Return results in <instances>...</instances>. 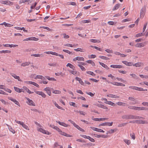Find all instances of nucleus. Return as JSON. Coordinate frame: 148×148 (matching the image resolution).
Wrapping results in <instances>:
<instances>
[{
  "instance_id": "nucleus-31",
  "label": "nucleus",
  "mask_w": 148,
  "mask_h": 148,
  "mask_svg": "<svg viewBox=\"0 0 148 148\" xmlns=\"http://www.w3.org/2000/svg\"><path fill=\"white\" fill-rule=\"evenodd\" d=\"M116 104L119 106H124L126 104V103H123L121 102H118L116 103Z\"/></svg>"
},
{
  "instance_id": "nucleus-45",
  "label": "nucleus",
  "mask_w": 148,
  "mask_h": 148,
  "mask_svg": "<svg viewBox=\"0 0 148 148\" xmlns=\"http://www.w3.org/2000/svg\"><path fill=\"white\" fill-rule=\"evenodd\" d=\"M78 66L81 69L82 71L86 70V69H85V68L83 66H82V65H81L80 64H78Z\"/></svg>"
},
{
  "instance_id": "nucleus-49",
  "label": "nucleus",
  "mask_w": 148,
  "mask_h": 148,
  "mask_svg": "<svg viewBox=\"0 0 148 148\" xmlns=\"http://www.w3.org/2000/svg\"><path fill=\"white\" fill-rule=\"evenodd\" d=\"M69 104L70 106H73L76 107H77V106L76 105V104L75 103L71 102L69 103Z\"/></svg>"
},
{
  "instance_id": "nucleus-12",
  "label": "nucleus",
  "mask_w": 148,
  "mask_h": 148,
  "mask_svg": "<svg viewBox=\"0 0 148 148\" xmlns=\"http://www.w3.org/2000/svg\"><path fill=\"white\" fill-rule=\"evenodd\" d=\"M75 79L76 80L78 81L79 82V83L81 85H83V86L85 85V84H84V82H83V81H82V80L81 79V78H80L78 77H75Z\"/></svg>"
},
{
  "instance_id": "nucleus-59",
  "label": "nucleus",
  "mask_w": 148,
  "mask_h": 148,
  "mask_svg": "<svg viewBox=\"0 0 148 148\" xmlns=\"http://www.w3.org/2000/svg\"><path fill=\"white\" fill-rule=\"evenodd\" d=\"M77 99H79L82 100H86V99L84 97H82V96H81L80 97H77Z\"/></svg>"
},
{
  "instance_id": "nucleus-36",
  "label": "nucleus",
  "mask_w": 148,
  "mask_h": 148,
  "mask_svg": "<svg viewBox=\"0 0 148 148\" xmlns=\"http://www.w3.org/2000/svg\"><path fill=\"white\" fill-rule=\"evenodd\" d=\"M116 131V130L115 129H111L109 131H108L107 133V134H112L114 132V131Z\"/></svg>"
},
{
  "instance_id": "nucleus-50",
  "label": "nucleus",
  "mask_w": 148,
  "mask_h": 148,
  "mask_svg": "<svg viewBox=\"0 0 148 148\" xmlns=\"http://www.w3.org/2000/svg\"><path fill=\"white\" fill-rule=\"evenodd\" d=\"M65 46H67V47H75V45H73L71 44H66L65 45H64Z\"/></svg>"
},
{
  "instance_id": "nucleus-54",
  "label": "nucleus",
  "mask_w": 148,
  "mask_h": 148,
  "mask_svg": "<svg viewBox=\"0 0 148 148\" xmlns=\"http://www.w3.org/2000/svg\"><path fill=\"white\" fill-rule=\"evenodd\" d=\"M25 88H27V87L25 86H24L23 87V88L21 89V92H24L26 91V89H25Z\"/></svg>"
},
{
  "instance_id": "nucleus-13",
  "label": "nucleus",
  "mask_w": 148,
  "mask_h": 148,
  "mask_svg": "<svg viewBox=\"0 0 148 148\" xmlns=\"http://www.w3.org/2000/svg\"><path fill=\"white\" fill-rule=\"evenodd\" d=\"M111 67L114 68H121L123 66L122 65H111L110 66Z\"/></svg>"
},
{
  "instance_id": "nucleus-58",
  "label": "nucleus",
  "mask_w": 148,
  "mask_h": 148,
  "mask_svg": "<svg viewBox=\"0 0 148 148\" xmlns=\"http://www.w3.org/2000/svg\"><path fill=\"white\" fill-rule=\"evenodd\" d=\"M69 72L74 75H76L77 73L76 71H70Z\"/></svg>"
},
{
  "instance_id": "nucleus-34",
  "label": "nucleus",
  "mask_w": 148,
  "mask_h": 148,
  "mask_svg": "<svg viewBox=\"0 0 148 148\" xmlns=\"http://www.w3.org/2000/svg\"><path fill=\"white\" fill-rule=\"evenodd\" d=\"M14 88L16 91L19 93L21 92V89L15 86H14Z\"/></svg>"
},
{
  "instance_id": "nucleus-33",
  "label": "nucleus",
  "mask_w": 148,
  "mask_h": 148,
  "mask_svg": "<svg viewBox=\"0 0 148 148\" xmlns=\"http://www.w3.org/2000/svg\"><path fill=\"white\" fill-rule=\"evenodd\" d=\"M54 104L58 108L62 110H64V109L62 107L60 106H58V104H57L56 102H55Z\"/></svg>"
},
{
  "instance_id": "nucleus-25",
  "label": "nucleus",
  "mask_w": 148,
  "mask_h": 148,
  "mask_svg": "<svg viewBox=\"0 0 148 148\" xmlns=\"http://www.w3.org/2000/svg\"><path fill=\"white\" fill-rule=\"evenodd\" d=\"M34 78L36 79H39L43 80L45 79V78L44 77L41 75H37L36 77H35Z\"/></svg>"
},
{
  "instance_id": "nucleus-47",
  "label": "nucleus",
  "mask_w": 148,
  "mask_h": 148,
  "mask_svg": "<svg viewBox=\"0 0 148 148\" xmlns=\"http://www.w3.org/2000/svg\"><path fill=\"white\" fill-rule=\"evenodd\" d=\"M148 122L147 121L140 120V124H147Z\"/></svg>"
},
{
  "instance_id": "nucleus-23",
  "label": "nucleus",
  "mask_w": 148,
  "mask_h": 148,
  "mask_svg": "<svg viewBox=\"0 0 148 148\" xmlns=\"http://www.w3.org/2000/svg\"><path fill=\"white\" fill-rule=\"evenodd\" d=\"M139 118L138 116L130 114V119H138Z\"/></svg>"
},
{
  "instance_id": "nucleus-46",
  "label": "nucleus",
  "mask_w": 148,
  "mask_h": 148,
  "mask_svg": "<svg viewBox=\"0 0 148 148\" xmlns=\"http://www.w3.org/2000/svg\"><path fill=\"white\" fill-rule=\"evenodd\" d=\"M86 73L87 74H90L92 76H95V74L93 72L91 71H87Z\"/></svg>"
},
{
  "instance_id": "nucleus-43",
  "label": "nucleus",
  "mask_w": 148,
  "mask_h": 148,
  "mask_svg": "<svg viewBox=\"0 0 148 148\" xmlns=\"http://www.w3.org/2000/svg\"><path fill=\"white\" fill-rule=\"evenodd\" d=\"M99 57L101 59H102L103 60H109L110 59V58H108V57L104 56H99Z\"/></svg>"
},
{
  "instance_id": "nucleus-28",
  "label": "nucleus",
  "mask_w": 148,
  "mask_h": 148,
  "mask_svg": "<svg viewBox=\"0 0 148 148\" xmlns=\"http://www.w3.org/2000/svg\"><path fill=\"white\" fill-rule=\"evenodd\" d=\"M45 77L48 80L50 81H56V79L53 77H50L49 76H46Z\"/></svg>"
},
{
  "instance_id": "nucleus-51",
  "label": "nucleus",
  "mask_w": 148,
  "mask_h": 148,
  "mask_svg": "<svg viewBox=\"0 0 148 148\" xmlns=\"http://www.w3.org/2000/svg\"><path fill=\"white\" fill-rule=\"evenodd\" d=\"M86 93L89 95H90L91 97H92L94 96L95 93L94 94H93L92 92H86Z\"/></svg>"
},
{
  "instance_id": "nucleus-39",
  "label": "nucleus",
  "mask_w": 148,
  "mask_h": 148,
  "mask_svg": "<svg viewBox=\"0 0 148 148\" xmlns=\"http://www.w3.org/2000/svg\"><path fill=\"white\" fill-rule=\"evenodd\" d=\"M86 62L88 63L91 64L92 66L95 65V63L91 60H87Z\"/></svg>"
},
{
  "instance_id": "nucleus-57",
  "label": "nucleus",
  "mask_w": 148,
  "mask_h": 148,
  "mask_svg": "<svg viewBox=\"0 0 148 148\" xmlns=\"http://www.w3.org/2000/svg\"><path fill=\"white\" fill-rule=\"evenodd\" d=\"M105 51L108 53H113V51L112 50L109 49H107L105 50Z\"/></svg>"
},
{
  "instance_id": "nucleus-14",
  "label": "nucleus",
  "mask_w": 148,
  "mask_h": 148,
  "mask_svg": "<svg viewBox=\"0 0 148 148\" xmlns=\"http://www.w3.org/2000/svg\"><path fill=\"white\" fill-rule=\"evenodd\" d=\"M9 99L12 101H13L17 105L19 106H20V105L19 102L17 101L15 99L13 98H10Z\"/></svg>"
},
{
  "instance_id": "nucleus-2",
  "label": "nucleus",
  "mask_w": 148,
  "mask_h": 148,
  "mask_svg": "<svg viewBox=\"0 0 148 148\" xmlns=\"http://www.w3.org/2000/svg\"><path fill=\"white\" fill-rule=\"evenodd\" d=\"M44 90L46 91L47 92V94L51 96V91L53 90V88H50L49 87H46L44 89Z\"/></svg>"
},
{
  "instance_id": "nucleus-17",
  "label": "nucleus",
  "mask_w": 148,
  "mask_h": 148,
  "mask_svg": "<svg viewBox=\"0 0 148 148\" xmlns=\"http://www.w3.org/2000/svg\"><path fill=\"white\" fill-rule=\"evenodd\" d=\"M27 2H28V4H29V3H31V0H20L19 1V3L21 4L22 3H25Z\"/></svg>"
},
{
  "instance_id": "nucleus-44",
  "label": "nucleus",
  "mask_w": 148,
  "mask_h": 148,
  "mask_svg": "<svg viewBox=\"0 0 148 148\" xmlns=\"http://www.w3.org/2000/svg\"><path fill=\"white\" fill-rule=\"evenodd\" d=\"M124 141L127 145H130L131 143L130 141V140L127 139L124 140Z\"/></svg>"
},
{
  "instance_id": "nucleus-11",
  "label": "nucleus",
  "mask_w": 148,
  "mask_h": 148,
  "mask_svg": "<svg viewBox=\"0 0 148 148\" xmlns=\"http://www.w3.org/2000/svg\"><path fill=\"white\" fill-rule=\"evenodd\" d=\"M145 45V42H142L136 44L135 45V47H144Z\"/></svg>"
},
{
  "instance_id": "nucleus-38",
  "label": "nucleus",
  "mask_w": 148,
  "mask_h": 148,
  "mask_svg": "<svg viewBox=\"0 0 148 148\" xmlns=\"http://www.w3.org/2000/svg\"><path fill=\"white\" fill-rule=\"evenodd\" d=\"M11 51L10 50H2L0 52V53H10Z\"/></svg>"
},
{
  "instance_id": "nucleus-52",
  "label": "nucleus",
  "mask_w": 148,
  "mask_h": 148,
  "mask_svg": "<svg viewBox=\"0 0 148 148\" xmlns=\"http://www.w3.org/2000/svg\"><path fill=\"white\" fill-rule=\"evenodd\" d=\"M88 137V139L90 141L93 142H95V140L92 138H91L90 136H89Z\"/></svg>"
},
{
  "instance_id": "nucleus-20",
  "label": "nucleus",
  "mask_w": 148,
  "mask_h": 148,
  "mask_svg": "<svg viewBox=\"0 0 148 148\" xmlns=\"http://www.w3.org/2000/svg\"><path fill=\"white\" fill-rule=\"evenodd\" d=\"M32 56H34L35 57H42L44 56L42 54H32L31 55Z\"/></svg>"
},
{
  "instance_id": "nucleus-42",
  "label": "nucleus",
  "mask_w": 148,
  "mask_h": 148,
  "mask_svg": "<svg viewBox=\"0 0 148 148\" xmlns=\"http://www.w3.org/2000/svg\"><path fill=\"white\" fill-rule=\"evenodd\" d=\"M141 63L140 62H137L134 64L133 65V66H135L136 67H139L140 66Z\"/></svg>"
},
{
  "instance_id": "nucleus-3",
  "label": "nucleus",
  "mask_w": 148,
  "mask_h": 148,
  "mask_svg": "<svg viewBox=\"0 0 148 148\" xmlns=\"http://www.w3.org/2000/svg\"><path fill=\"white\" fill-rule=\"evenodd\" d=\"M113 124V122H112L111 123L109 122H105L101 124H100L99 125V127H100L101 126H105L108 125L109 126H111Z\"/></svg>"
},
{
  "instance_id": "nucleus-35",
  "label": "nucleus",
  "mask_w": 148,
  "mask_h": 148,
  "mask_svg": "<svg viewBox=\"0 0 148 148\" xmlns=\"http://www.w3.org/2000/svg\"><path fill=\"white\" fill-rule=\"evenodd\" d=\"M136 90L139 91H146L147 90V89H144L143 88H138L137 87Z\"/></svg>"
},
{
  "instance_id": "nucleus-7",
  "label": "nucleus",
  "mask_w": 148,
  "mask_h": 148,
  "mask_svg": "<svg viewBox=\"0 0 148 148\" xmlns=\"http://www.w3.org/2000/svg\"><path fill=\"white\" fill-rule=\"evenodd\" d=\"M10 74L15 79H17L18 81L20 82L22 81V80L20 79V77L19 76H16V75L15 74L13 73H10Z\"/></svg>"
},
{
  "instance_id": "nucleus-4",
  "label": "nucleus",
  "mask_w": 148,
  "mask_h": 148,
  "mask_svg": "<svg viewBox=\"0 0 148 148\" xmlns=\"http://www.w3.org/2000/svg\"><path fill=\"white\" fill-rule=\"evenodd\" d=\"M38 40V38L34 37H31L25 39L23 40V41L34 40L36 41Z\"/></svg>"
},
{
  "instance_id": "nucleus-5",
  "label": "nucleus",
  "mask_w": 148,
  "mask_h": 148,
  "mask_svg": "<svg viewBox=\"0 0 148 148\" xmlns=\"http://www.w3.org/2000/svg\"><path fill=\"white\" fill-rule=\"evenodd\" d=\"M145 8H142L140 10V16L141 18H143L145 15Z\"/></svg>"
},
{
  "instance_id": "nucleus-1",
  "label": "nucleus",
  "mask_w": 148,
  "mask_h": 148,
  "mask_svg": "<svg viewBox=\"0 0 148 148\" xmlns=\"http://www.w3.org/2000/svg\"><path fill=\"white\" fill-rule=\"evenodd\" d=\"M25 98L28 101L26 102V103L29 105L33 106H35V103L32 100L30 99L29 98L27 97H25Z\"/></svg>"
},
{
  "instance_id": "nucleus-40",
  "label": "nucleus",
  "mask_w": 148,
  "mask_h": 148,
  "mask_svg": "<svg viewBox=\"0 0 148 148\" xmlns=\"http://www.w3.org/2000/svg\"><path fill=\"white\" fill-rule=\"evenodd\" d=\"M63 51L70 54H73L72 52L67 50L63 49Z\"/></svg>"
},
{
  "instance_id": "nucleus-64",
  "label": "nucleus",
  "mask_w": 148,
  "mask_h": 148,
  "mask_svg": "<svg viewBox=\"0 0 148 148\" xmlns=\"http://www.w3.org/2000/svg\"><path fill=\"white\" fill-rule=\"evenodd\" d=\"M142 104L145 106H148V102H143L142 103Z\"/></svg>"
},
{
  "instance_id": "nucleus-53",
  "label": "nucleus",
  "mask_w": 148,
  "mask_h": 148,
  "mask_svg": "<svg viewBox=\"0 0 148 148\" xmlns=\"http://www.w3.org/2000/svg\"><path fill=\"white\" fill-rule=\"evenodd\" d=\"M130 136L131 138L134 140L135 138V134L134 133L130 134Z\"/></svg>"
},
{
  "instance_id": "nucleus-6",
  "label": "nucleus",
  "mask_w": 148,
  "mask_h": 148,
  "mask_svg": "<svg viewBox=\"0 0 148 148\" xmlns=\"http://www.w3.org/2000/svg\"><path fill=\"white\" fill-rule=\"evenodd\" d=\"M90 128L93 130L96 131L97 132L103 133L104 132V131H103L102 130L100 129H99L97 128H95L92 127H90Z\"/></svg>"
},
{
  "instance_id": "nucleus-22",
  "label": "nucleus",
  "mask_w": 148,
  "mask_h": 148,
  "mask_svg": "<svg viewBox=\"0 0 148 148\" xmlns=\"http://www.w3.org/2000/svg\"><path fill=\"white\" fill-rule=\"evenodd\" d=\"M15 28L16 29H17V30H23L24 32H28V30H27L25 29L24 27H15Z\"/></svg>"
},
{
  "instance_id": "nucleus-10",
  "label": "nucleus",
  "mask_w": 148,
  "mask_h": 148,
  "mask_svg": "<svg viewBox=\"0 0 148 148\" xmlns=\"http://www.w3.org/2000/svg\"><path fill=\"white\" fill-rule=\"evenodd\" d=\"M111 84H113L114 85H116L117 86H125V85L121 83H118L117 82H114L113 83L111 82Z\"/></svg>"
},
{
  "instance_id": "nucleus-48",
  "label": "nucleus",
  "mask_w": 148,
  "mask_h": 148,
  "mask_svg": "<svg viewBox=\"0 0 148 148\" xmlns=\"http://www.w3.org/2000/svg\"><path fill=\"white\" fill-rule=\"evenodd\" d=\"M77 60L78 61H84V58L82 57H81L79 56H77Z\"/></svg>"
},
{
  "instance_id": "nucleus-19",
  "label": "nucleus",
  "mask_w": 148,
  "mask_h": 148,
  "mask_svg": "<svg viewBox=\"0 0 148 148\" xmlns=\"http://www.w3.org/2000/svg\"><path fill=\"white\" fill-rule=\"evenodd\" d=\"M99 63L100 65H101L104 68H105V69L107 70H108L109 69V68L106 64H104L103 63H102L100 62H99Z\"/></svg>"
},
{
  "instance_id": "nucleus-26",
  "label": "nucleus",
  "mask_w": 148,
  "mask_h": 148,
  "mask_svg": "<svg viewBox=\"0 0 148 148\" xmlns=\"http://www.w3.org/2000/svg\"><path fill=\"white\" fill-rule=\"evenodd\" d=\"M120 4L118 3L116 4L114 7L113 8L112 10L113 11L117 10L119 7Z\"/></svg>"
},
{
  "instance_id": "nucleus-63",
  "label": "nucleus",
  "mask_w": 148,
  "mask_h": 148,
  "mask_svg": "<svg viewBox=\"0 0 148 148\" xmlns=\"http://www.w3.org/2000/svg\"><path fill=\"white\" fill-rule=\"evenodd\" d=\"M9 46V47L11 48L12 47H17V46H18V45H17L11 44V45H10Z\"/></svg>"
},
{
  "instance_id": "nucleus-56",
  "label": "nucleus",
  "mask_w": 148,
  "mask_h": 148,
  "mask_svg": "<svg viewBox=\"0 0 148 148\" xmlns=\"http://www.w3.org/2000/svg\"><path fill=\"white\" fill-rule=\"evenodd\" d=\"M126 124H127V123H124L120 124L118 125V126L119 127H121L124 126L125 125H126Z\"/></svg>"
},
{
  "instance_id": "nucleus-60",
  "label": "nucleus",
  "mask_w": 148,
  "mask_h": 148,
  "mask_svg": "<svg viewBox=\"0 0 148 148\" xmlns=\"http://www.w3.org/2000/svg\"><path fill=\"white\" fill-rule=\"evenodd\" d=\"M74 50L77 51L82 52V49L81 48H77L76 49H75Z\"/></svg>"
},
{
  "instance_id": "nucleus-41",
  "label": "nucleus",
  "mask_w": 148,
  "mask_h": 148,
  "mask_svg": "<svg viewBox=\"0 0 148 148\" xmlns=\"http://www.w3.org/2000/svg\"><path fill=\"white\" fill-rule=\"evenodd\" d=\"M22 127L24 128L25 129L27 130H29V129L28 127L25 124H24V123H23V124L22 125Z\"/></svg>"
},
{
  "instance_id": "nucleus-62",
  "label": "nucleus",
  "mask_w": 148,
  "mask_h": 148,
  "mask_svg": "<svg viewBox=\"0 0 148 148\" xmlns=\"http://www.w3.org/2000/svg\"><path fill=\"white\" fill-rule=\"evenodd\" d=\"M135 106H130L128 107V108L130 109L135 110Z\"/></svg>"
},
{
  "instance_id": "nucleus-55",
  "label": "nucleus",
  "mask_w": 148,
  "mask_h": 148,
  "mask_svg": "<svg viewBox=\"0 0 148 148\" xmlns=\"http://www.w3.org/2000/svg\"><path fill=\"white\" fill-rule=\"evenodd\" d=\"M9 130L12 132L13 134H14L15 132L14 130H13L11 127L9 128Z\"/></svg>"
},
{
  "instance_id": "nucleus-15",
  "label": "nucleus",
  "mask_w": 148,
  "mask_h": 148,
  "mask_svg": "<svg viewBox=\"0 0 148 148\" xmlns=\"http://www.w3.org/2000/svg\"><path fill=\"white\" fill-rule=\"evenodd\" d=\"M121 118L123 119H130V114H125L122 116Z\"/></svg>"
},
{
  "instance_id": "nucleus-29",
  "label": "nucleus",
  "mask_w": 148,
  "mask_h": 148,
  "mask_svg": "<svg viewBox=\"0 0 148 148\" xmlns=\"http://www.w3.org/2000/svg\"><path fill=\"white\" fill-rule=\"evenodd\" d=\"M40 28H43L44 29H47L50 31H52V29H50L49 28L47 27L40 26Z\"/></svg>"
},
{
  "instance_id": "nucleus-9",
  "label": "nucleus",
  "mask_w": 148,
  "mask_h": 148,
  "mask_svg": "<svg viewBox=\"0 0 148 148\" xmlns=\"http://www.w3.org/2000/svg\"><path fill=\"white\" fill-rule=\"evenodd\" d=\"M38 131L42 133L43 134H47L48 135H49L51 134V133L47 131H46V130H43V129L40 128L38 129Z\"/></svg>"
},
{
  "instance_id": "nucleus-18",
  "label": "nucleus",
  "mask_w": 148,
  "mask_h": 148,
  "mask_svg": "<svg viewBox=\"0 0 148 148\" xmlns=\"http://www.w3.org/2000/svg\"><path fill=\"white\" fill-rule=\"evenodd\" d=\"M104 102L106 104H109L113 106H116V104L115 103L111 101H105Z\"/></svg>"
},
{
  "instance_id": "nucleus-37",
  "label": "nucleus",
  "mask_w": 148,
  "mask_h": 148,
  "mask_svg": "<svg viewBox=\"0 0 148 148\" xmlns=\"http://www.w3.org/2000/svg\"><path fill=\"white\" fill-rule=\"evenodd\" d=\"M144 35V33H139L136 34L135 36L136 37H139L143 36Z\"/></svg>"
},
{
  "instance_id": "nucleus-24",
  "label": "nucleus",
  "mask_w": 148,
  "mask_h": 148,
  "mask_svg": "<svg viewBox=\"0 0 148 148\" xmlns=\"http://www.w3.org/2000/svg\"><path fill=\"white\" fill-rule=\"evenodd\" d=\"M31 64L30 62H25L22 63L21 64V66L24 67L26 66H28Z\"/></svg>"
},
{
  "instance_id": "nucleus-8",
  "label": "nucleus",
  "mask_w": 148,
  "mask_h": 148,
  "mask_svg": "<svg viewBox=\"0 0 148 148\" xmlns=\"http://www.w3.org/2000/svg\"><path fill=\"white\" fill-rule=\"evenodd\" d=\"M35 92L36 94L39 95H41L43 98H45L46 97V95L42 92L35 91Z\"/></svg>"
},
{
  "instance_id": "nucleus-27",
  "label": "nucleus",
  "mask_w": 148,
  "mask_h": 148,
  "mask_svg": "<svg viewBox=\"0 0 148 148\" xmlns=\"http://www.w3.org/2000/svg\"><path fill=\"white\" fill-rule=\"evenodd\" d=\"M90 41L91 42H93V43H96V42H100L101 41L100 40H96V39H91L90 40Z\"/></svg>"
},
{
  "instance_id": "nucleus-16",
  "label": "nucleus",
  "mask_w": 148,
  "mask_h": 148,
  "mask_svg": "<svg viewBox=\"0 0 148 148\" xmlns=\"http://www.w3.org/2000/svg\"><path fill=\"white\" fill-rule=\"evenodd\" d=\"M107 96L111 98H118L119 97L118 96H117L111 94H109V95H107Z\"/></svg>"
},
{
  "instance_id": "nucleus-32",
  "label": "nucleus",
  "mask_w": 148,
  "mask_h": 148,
  "mask_svg": "<svg viewBox=\"0 0 148 148\" xmlns=\"http://www.w3.org/2000/svg\"><path fill=\"white\" fill-rule=\"evenodd\" d=\"M52 93L55 94H60L61 93V91L59 90H52Z\"/></svg>"
},
{
  "instance_id": "nucleus-30",
  "label": "nucleus",
  "mask_w": 148,
  "mask_h": 148,
  "mask_svg": "<svg viewBox=\"0 0 148 148\" xmlns=\"http://www.w3.org/2000/svg\"><path fill=\"white\" fill-rule=\"evenodd\" d=\"M8 0L3 1L2 0H1L0 1V3L2 4H5L7 5H8Z\"/></svg>"
},
{
  "instance_id": "nucleus-21",
  "label": "nucleus",
  "mask_w": 148,
  "mask_h": 148,
  "mask_svg": "<svg viewBox=\"0 0 148 148\" xmlns=\"http://www.w3.org/2000/svg\"><path fill=\"white\" fill-rule=\"evenodd\" d=\"M74 126L76 127V128H77L78 130H79L80 131L82 132H85V131L84 129L80 127L79 125H76V124H75V125Z\"/></svg>"
},
{
  "instance_id": "nucleus-61",
  "label": "nucleus",
  "mask_w": 148,
  "mask_h": 148,
  "mask_svg": "<svg viewBox=\"0 0 148 148\" xmlns=\"http://www.w3.org/2000/svg\"><path fill=\"white\" fill-rule=\"evenodd\" d=\"M60 134H61V135L64 136H66V133L64 132H63L61 131L60 132Z\"/></svg>"
}]
</instances>
